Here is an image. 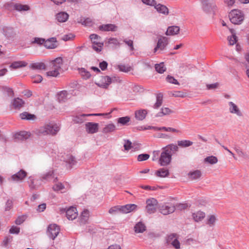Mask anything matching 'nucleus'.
<instances>
[{
    "label": "nucleus",
    "mask_w": 249,
    "mask_h": 249,
    "mask_svg": "<svg viewBox=\"0 0 249 249\" xmlns=\"http://www.w3.org/2000/svg\"><path fill=\"white\" fill-rule=\"evenodd\" d=\"M64 61L61 57H58L51 60L49 63L50 70L46 72L49 77H57L62 71Z\"/></svg>",
    "instance_id": "nucleus-1"
},
{
    "label": "nucleus",
    "mask_w": 249,
    "mask_h": 249,
    "mask_svg": "<svg viewBox=\"0 0 249 249\" xmlns=\"http://www.w3.org/2000/svg\"><path fill=\"white\" fill-rule=\"evenodd\" d=\"M59 130V126L56 124L50 123L40 127L36 130V132L38 135H55Z\"/></svg>",
    "instance_id": "nucleus-2"
},
{
    "label": "nucleus",
    "mask_w": 249,
    "mask_h": 249,
    "mask_svg": "<svg viewBox=\"0 0 249 249\" xmlns=\"http://www.w3.org/2000/svg\"><path fill=\"white\" fill-rule=\"evenodd\" d=\"M138 206L134 204H129L123 206H115L111 207L108 213L111 214H116L119 213H127L136 211Z\"/></svg>",
    "instance_id": "nucleus-3"
},
{
    "label": "nucleus",
    "mask_w": 249,
    "mask_h": 249,
    "mask_svg": "<svg viewBox=\"0 0 249 249\" xmlns=\"http://www.w3.org/2000/svg\"><path fill=\"white\" fill-rule=\"evenodd\" d=\"M229 17L231 22L234 24H239L243 21L244 15L241 11L234 9L230 12Z\"/></svg>",
    "instance_id": "nucleus-4"
},
{
    "label": "nucleus",
    "mask_w": 249,
    "mask_h": 249,
    "mask_svg": "<svg viewBox=\"0 0 249 249\" xmlns=\"http://www.w3.org/2000/svg\"><path fill=\"white\" fill-rule=\"evenodd\" d=\"M178 235L175 233L167 235L165 237L166 243L168 245H171L175 249H180V243L178 240Z\"/></svg>",
    "instance_id": "nucleus-5"
},
{
    "label": "nucleus",
    "mask_w": 249,
    "mask_h": 249,
    "mask_svg": "<svg viewBox=\"0 0 249 249\" xmlns=\"http://www.w3.org/2000/svg\"><path fill=\"white\" fill-rule=\"evenodd\" d=\"M163 150L160 154L159 162L161 166H166L171 162L172 154L168 153V150Z\"/></svg>",
    "instance_id": "nucleus-6"
},
{
    "label": "nucleus",
    "mask_w": 249,
    "mask_h": 249,
    "mask_svg": "<svg viewBox=\"0 0 249 249\" xmlns=\"http://www.w3.org/2000/svg\"><path fill=\"white\" fill-rule=\"evenodd\" d=\"M158 201L154 198L148 199L146 200V210L149 213H153L156 212L158 206Z\"/></svg>",
    "instance_id": "nucleus-7"
},
{
    "label": "nucleus",
    "mask_w": 249,
    "mask_h": 249,
    "mask_svg": "<svg viewBox=\"0 0 249 249\" xmlns=\"http://www.w3.org/2000/svg\"><path fill=\"white\" fill-rule=\"evenodd\" d=\"M27 173L23 169L20 170L17 173L13 175L9 180L16 182H22L26 177Z\"/></svg>",
    "instance_id": "nucleus-8"
},
{
    "label": "nucleus",
    "mask_w": 249,
    "mask_h": 249,
    "mask_svg": "<svg viewBox=\"0 0 249 249\" xmlns=\"http://www.w3.org/2000/svg\"><path fill=\"white\" fill-rule=\"evenodd\" d=\"M61 212V213L65 212L67 218L70 220L75 219L78 215L77 209L74 207H71L67 210L63 209Z\"/></svg>",
    "instance_id": "nucleus-9"
},
{
    "label": "nucleus",
    "mask_w": 249,
    "mask_h": 249,
    "mask_svg": "<svg viewBox=\"0 0 249 249\" xmlns=\"http://www.w3.org/2000/svg\"><path fill=\"white\" fill-rule=\"evenodd\" d=\"M60 232L59 227L55 224H50L48 227V234L53 240H54Z\"/></svg>",
    "instance_id": "nucleus-10"
},
{
    "label": "nucleus",
    "mask_w": 249,
    "mask_h": 249,
    "mask_svg": "<svg viewBox=\"0 0 249 249\" xmlns=\"http://www.w3.org/2000/svg\"><path fill=\"white\" fill-rule=\"evenodd\" d=\"M168 38L166 37H160L158 39L156 47L154 49V53H156L159 50H163L168 44Z\"/></svg>",
    "instance_id": "nucleus-11"
},
{
    "label": "nucleus",
    "mask_w": 249,
    "mask_h": 249,
    "mask_svg": "<svg viewBox=\"0 0 249 249\" xmlns=\"http://www.w3.org/2000/svg\"><path fill=\"white\" fill-rule=\"evenodd\" d=\"M203 9L207 12L213 11L215 8L214 0H201Z\"/></svg>",
    "instance_id": "nucleus-12"
},
{
    "label": "nucleus",
    "mask_w": 249,
    "mask_h": 249,
    "mask_svg": "<svg viewBox=\"0 0 249 249\" xmlns=\"http://www.w3.org/2000/svg\"><path fill=\"white\" fill-rule=\"evenodd\" d=\"M175 207L173 205L164 204L160 207V212L164 214L167 215L173 213L175 211Z\"/></svg>",
    "instance_id": "nucleus-13"
},
{
    "label": "nucleus",
    "mask_w": 249,
    "mask_h": 249,
    "mask_svg": "<svg viewBox=\"0 0 249 249\" xmlns=\"http://www.w3.org/2000/svg\"><path fill=\"white\" fill-rule=\"evenodd\" d=\"M111 82L110 77L106 76H102L99 81L96 82V84L100 88L107 89Z\"/></svg>",
    "instance_id": "nucleus-14"
},
{
    "label": "nucleus",
    "mask_w": 249,
    "mask_h": 249,
    "mask_svg": "<svg viewBox=\"0 0 249 249\" xmlns=\"http://www.w3.org/2000/svg\"><path fill=\"white\" fill-rule=\"evenodd\" d=\"M44 46L48 49H53L58 46V43L55 37H52L45 40Z\"/></svg>",
    "instance_id": "nucleus-15"
},
{
    "label": "nucleus",
    "mask_w": 249,
    "mask_h": 249,
    "mask_svg": "<svg viewBox=\"0 0 249 249\" xmlns=\"http://www.w3.org/2000/svg\"><path fill=\"white\" fill-rule=\"evenodd\" d=\"M71 97V94L68 91L62 90L57 94V99L59 103H64Z\"/></svg>",
    "instance_id": "nucleus-16"
},
{
    "label": "nucleus",
    "mask_w": 249,
    "mask_h": 249,
    "mask_svg": "<svg viewBox=\"0 0 249 249\" xmlns=\"http://www.w3.org/2000/svg\"><path fill=\"white\" fill-rule=\"evenodd\" d=\"M31 136V133L26 131H20L16 133L14 139L16 141H24L28 139Z\"/></svg>",
    "instance_id": "nucleus-17"
},
{
    "label": "nucleus",
    "mask_w": 249,
    "mask_h": 249,
    "mask_svg": "<svg viewBox=\"0 0 249 249\" xmlns=\"http://www.w3.org/2000/svg\"><path fill=\"white\" fill-rule=\"evenodd\" d=\"M87 131L89 133L93 134L97 132L98 124L93 123H88L86 124Z\"/></svg>",
    "instance_id": "nucleus-18"
},
{
    "label": "nucleus",
    "mask_w": 249,
    "mask_h": 249,
    "mask_svg": "<svg viewBox=\"0 0 249 249\" xmlns=\"http://www.w3.org/2000/svg\"><path fill=\"white\" fill-rule=\"evenodd\" d=\"M154 7L160 13L165 15H167L169 14V10L164 5L161 4L160 3L157 4L156 2V4L154 5Z\"/></svg>",
    "instance_id": "nucleus-19"
},
{
    "label": "nucleus",
    "mask_w": 249,
    "mask_h": 249,
    "mask_svg": "<svg viewBox=\"0 0 249 249\" xmlns=\"http://www.w3.org/2000/svg\"><path fill=\"white\" fill-rule=\"evenodd\" d=\"M99 29L103 31H115L117 30V27L114 24H107L100 26Z\"/></svg>",
    "instance_id": "nucleus-20"
},
{
    "label": "nucleus",
    "mask_w": 249,
    "mask_h": 249,
    "mask_svg": "<svg viewBox=\"0 0 249 249\" xmlns=\"http://www.w3.org/2000/svg\"><path fill=\"white\" fill-rule=\"evenodd\" d=\"M205 217V213L202 211H197L192 213L193 219L196 222L202 221Z\"/></svg>",
    "instance_id": "nucleus-21"
},
{
    "label": "nucleus",
    "mask_w": 249,
    "mask_h": 249,
    "mask_svg": "<svg viewBox=\"0 0 249 249\" xmlns=\"http://www.w3.org/2000/svg\"><path fill=\"white\" fill-rule=\"evenodd\" d=\"M180 28L177 26H170L168 28L165 34L167 36H174L178 34L179 32Z\"/></svg>",
    "instance_id": "nucleus-22"
},
{
    "label": "nucleus",
    "mask_w": 249,
    "mask_h": 249,
    "mask_svg": "<svg viewBox=\"0 0 249 249\" xmlns=\"http://www.w3.org/2000/svg\"><path fill=\"white\" fill-rule=\"evenodd\" d=\"M69 15L65 12H61L56 15V19L59 22H64L69 18Z\"/></svg>",
    "instance_id": "nucleus-23"
},
{
    "label": "nucleus",
    "mask_w": 249,
    "mask_h": 249,
    "mask_svg": "<svg viewBox=\"0 0 249 249\" xmlns=\"http://www.w3.org/2000/svg\"><path fill=\"white\" fill-rule=\"evenodd\" d=\"M28 63L24 61H18L13 62L10 66V68L13 69H17L25 67L27 66Z\"/></svg>",
    "instance_id": "nucleus-24"
},
{
    "label": "nucleus",
    "mask_w": 249,
    "mask_h": 249,
    "mask_svg": "<svg viewBox=\"0 0 249 249\" xmlns=\"http://www.w3.org/2000/svg\"><path fill=\"white\" fill-rule=\"evenodd\" d=\"M155 175L160 178L167 177L169 175V172L168 169L165 168H160L155 172Z\"/></svg>",
    "instance_id": "nucleus-25"
},
{
    "label": "nucleus",
    "mask_w": 249,
    "mask_h": 249,
    "mask_svg": "<svg viewBox=\"0 0 249 249\" xmlns=\"http://www.w3.org/2000/svg\"><path fill=\"white\" fill-rule=\"evenodd\" d=\"M147 113L146 110H137L135 113V117L137 120L142 121L145 118Z\"/></svg>",
    "instance_id": "nucleus-26"
},
{
    "label": "nucleus",
    "mask_w": 249,
    "mask_h": 249,
    "mask_svg": "<svg viewBox=\"0 0 249 249\" xmlns=\"http://www.w3.org/2000/svg\"><path fill=\"white\" fill-rule=\"evenodd\" d=\"M134 230L137 233H142L146 230V226L142 222H139L135 225Z\"/></svg>",
    "instance_id": "nucleus-27"
},
{
    "label": "nucleus",
    "mask_w": 249,
    "mask_h": 249,
    "mask_svg": "<svg viewBox=\"0 0 249 249\" xmlns=\"http://www.w3.org/2000/svg\"><path fill=\"white\" fill-rule=\"evenodd\" d=\"M201 175V172L200 170H196L194 172H189L188 176L191 180H195L199 178Z\"/></svg>",
    "instance_id": "nucleus-28"
},
{
    "label": "nucleus",
    "mask_w": 249,
    "mask_h": 249,
    "mask_svg": "<svg viewBox=\"0 0 249 249\" xmlns=\"http://www.w3.org/2000/svg\"><path fill=\"white\" fill-rule=\"evenodd\" d=\"M89 215V212L87 210H84L80 217V222L82 224H85L88 221Z\"/></svg>",
    "instance_id": "nucleus-29"
},
{
    "label": "nucleus",
    "mask_w": 249,
    "mask_h": 249,
    "mask_svg": "<svg viewBox=\"0 0 249 249\" xmlns=\"http://www.w3.org/2000/svg\"><path fill=\"white\" fill-rule=\"evenodd\" d=\"M130 121V118L129 116L120 117L117 120V124L121 125H128Z\"/></svg>",
    "instance_id": "nucleus-30"
},
{
    "label": "nucleus",
    "mask_w": 249,
    "mask_h": 249,
    "mask_svg": "<svg viewBox=\"0 0 249 249\" xmlns=\"http://www.w3.org/2000/svg\"><path fill=\"white\" fill-rule=\"evenodd\" d=\"M20 117L21 119H26L27 120H34L36 119V116L34 114H32L27 112H24L20 114Z\"/></svg>",
    "instance_id": "nucleus-31"
},
{
    "label": "nucleus",
    "mask_w": 249,
    "mask_h": 249,
    "mask_svg": "<svg viewBox=\"0 0 249 249\" xmlns=\"http://www.w3.org/2000/svg\"><path fill=\"white\" fill-rule=\"evenodd\" d=\"M230 31L231 34V36L228 37V40L229 44L230 45H233L237 42V37L235 35L234 31L233 29H230Z\"/></svg>",
    "instance_id": "nucleus-32"
},
{
    "label": "nucleus",
    "mask_w": 249,
    "mask_h": 249,
    "mask_svg": "<svg viewBox=\"0 0 249 249\" xmlns=\"http://www.w3.org/2000/svg\"><path fill=\"white\" fill-rule=\"evenodd\" d=\"M30 67L33 70H44L46 69V65L42 62L33 63L31 64Z\"/></svg>",
    "instance_id": "nucleus-33"
},
{
    "label": "nucleus",
    "mask_w": 249,
    "mask_h": 249,
    "mask_svg": "<svg viewBox=\"0 0 249 249\" xmlns=\"http://www.w3.org/2000/svg\"><path fill=\"white\" fill-rule=\"evenodd\" d=\"M64 160L71 165H73L76 163L75 157L70 154L66 155L64 158Z\"/></svg>",
    "instance_id": "nucleus-34"
},
{
    "label": "nucleus",
    "mask_w": 249,
    "mask_h": 249,
    "mask_svg": "<svg viewBox=\"0 0 249 249\" xmlns=\"http://www.w3.org/2000/svg\"><path fill=\"white\" fill-rule=\"evenodd\" d=\"M25 103L20 98H15L13 102V106L15 108H21L24 107Z\"/></svg>",
    "instance_id": "nucleus-35"
},
{
    "label": "nucleus",
    "mask_w": 249,
    "mask_h": 249,
    "mask_svg": "<svg viewBox=\"0 0 249 249\" xmlns=\"http://www.w3.org/2000/svg\"><path fill=\"white\" fill-rule=\"evenodd\" d=\"M155 68L156 71L159 73H163L166 70V68L163 62L155 64Z\"/></svg>",
    "instance_id": "nucleus-36"
},
{
    "label": "nucleus",
    "mask_w": 249,
    "mask_h": 249,
    "mask_svg": "<svg viewBox=\"0 0 249 249\" xmlns=\"http://www.w3.org/2000/svg\"><path fill=\"white\" fill-rule=\"evenodd\" d=\"M163 149H165L166 150L168 151V153H172V152L174 153L175 152H177L178 151V145H177L174 144H170L165 146L163 148Z\"/></svg>",
    "instance_id": "nucleus-37"
},
{
    "label": "nucleus",
    "mask_w": 249,
    "mask_h": 249,
    "mask_svg": "<svg viewBox=\"0 0 249 249\" xmlns=\"http://www.w3.org/2000/svg\"><path fill=\"white\" fill-rule=\"evenodd\" d=\"M193 142L189 140H181L178 141V145L181 147H187L191 146Z\"/></svg>",
    "instance_id": "nucleus-38"
},
{
    "label": "nucleus",
    "mask_w": 249,
    "mask_h": 249,
    "mask_svg": "<svg viewBox=\"0 0 249 249\" xmlns=\"http://www.w3.org/2000/svg\"><path fill=\"white\" fill-rule=\"evenodd\" d=\"M14 7L15 9L18 11H26L30 9V7L28 5L22 4H16Z\"/></svg>",
    "instance_id": "nucleus-39"
},
{
    "label": "nucleus",
    "mask_w": 249,
    "mask_h": 249,
    "mask_svg": "<svg viewBox=\"0 0 249 249\" xmlns=\"http://www.w3.org/2000/svg\"><path fill=\"white\" fill-rule=\"evenodd\" d=\"M116 126L112 124L107 125L103 129V132L108 133L114 131L115 130Z\"/></svg>",
    "instance_id": "nucleus-40"
},
{
    "label": "nucleus",
    "mask_w": 249,
    "mask_h": 249,
    "mask_svg": "<svg viewBox=\"0 0 249 249\" xmlns=\"http://www.w3.org/2000/svg\"><path fill=\"white\" fill-rule=\"evenodd\" d=\"M90 38L92 42V44H97L98 43H103L101 41V38L96 34H92L90 36Z\"/></svg>",
    "instance_id": "nucleus-41"
},
{
    "label": "nucleus",
    "mask_w": 249,
    "mask_h": 249,
    "mask_svg": "<svg viewBox=\"0 0 249 249\" xmlns=\"http://www.w3.org/2000/svg\"><path fill=\"white\" fill-rule=\"evenodd\" d=\"M204 161L211 164H214L217 162V158L213 156H209L205 158Z\"/></svg>",
    "instance_id": "nucleus-42"
},
{
    "label": "nucleus",
    "mask_w": 249,
    "mask_h": 249,
    "mask_svg": "<svg viewBox=\"0 0 249 249\" xmlns=\"http://www.w3.org/2000/svg\"><path fill=\"white\" fill-rule=\"evenodd\" d=\"M162 98L163 95L161 93H158L157 94L156 96V102L155 104V107L158 108L160 107L162 103Z\"/></svg>",
    "instance_id": "nucleus-43"
},
{
    "label": "nucleus",
    "mask_w": 249,
    "mask_h": 249,
    "mask_svg": "<svg viewBox=\"0 0 249 249\" xmlns=\"http://www.w3.org/2000/svg\"><path fill=\"white\" fill-rule=\"evenodd\" d=\"M173 110H161L159 112L157 113L155 116L156 117H162L164 115H168L171 113H173Z\"/></svg>",
    "instance_id": "nucleus-44"
},
{
    "label": "nucleus",
    "mask_w": 249,
    "mask_h": 249,
    "mask_svg": "<svg viewBox=\"0 0 249 249\" xmlns=\"http://www.w3.org/2000/svg\"><path fill=\"white\" fill-rule=\"evenodd\" d=\"M216 217L213 215H211L209 216L206 224L210 227H213L215 225V222L216 221Z\"/></svg>",
    "instance_id": "nucleus-45"
},
{
    "label": "nucleus",
    "mask_w": 249,
    "mask_h": 249,
    "mask_svg": "<svg viewBox=\"0 0 249 249\" xmlns=\"http://www.w3.org/2000/svg\"><path fill=\"white\" fill-rule=\"evenodd\" d=\"M1 89L4 93H6L9 96H13L14 92L11 88L8 87H2Z\"/></svg>",
    "instance_id": "nucleus-46"
},
{
    "label": "nucleus",
    "mask_w": 249,
    "mask_h": 249,
    "mask_svg": "<svg viewBox=\"0 0 249 249\" xmlns=\"http://www.w3.org/2000/svg\"><path fill=\"white\" fill-rule=\"evenodd\" d=\"M80 73L81 75V76L84 79H89L91 76L90 73L89 71H86L84 68H82L80 70Z\"/></svg>",
    "instance_id": "nucleus-47"
},
{
    "label": "nucleus",
    "mask_w": 249,
    "mask_h": 249,
    "mask_svg": "<svg viewBox=\"0 0 249 249\" xmlns=\"http://www.w3.org/2000/svg\"><path fill=\"white\" fill-rule=\"evenodd\" d=\"M86 116V115L84 114L80 116H76L73 118V121L75 123L81 124L84 122V118Z\"/></svg>",
    "instance_id": "nucleus-48"
},
{
    "label": "nucleus",
    "mask_w": 249,
    "mask_h": 249,
    "mask_svg": "<svg viewBox=\"0 0 249 249\" xmlns=\"http://www.w3.org/2000/svg\"><path fill=\"white\" fill-rule=\"evenodd\" d=\"M53 172L50 171L44 175L41 178V180L49 181L53 178Z\"/></svg>",
    "instance_id": "nucleus-49"
},
{
    "label": "nucleus",
    "mask_w": 249,
    "mask_h": 249,
    "mask_svg": "<svg viewBox=\"0 0 249 249\" xmlns=\"http://www.w3.org/2000/svg\"><path fill=\"white\" fill-rule=\"evenodd\" d=\"M103 43H98L97 44H92L93 49L97 52H100L103 49Z\"/></svg>",
    "instance_id": "nucleus-50"
},
{
    "label": "nucleus",
    "mask_w": 249,
    "mask_h": 249,
    "mask_svg": "<svg viewBox=\"0 0 249 249\" xmlns=\"http://www.w3.org/2000/svg\"><path fill=\"white\" fill-rule=\"evenodd\" d=\"M150 156L147 154H142L138 156L137 160L139 161L146 160L149 159Z\"/></svg>",
    "instance_id": "nucleus-51"
},
{
    "label": "nucleus",
    "mask_w": 249,
    "mask_h": 249,
    "mask_svg": "<svg viewBox=\"0 0 249 249\" xmlns=\"http://www.w3.org/2000/svg\"><path fill=\"white\" fill-rule=\"evenodd\" d=\"M33 81L35 83H39L42 81V77L40 75H35L32 76Z\"/></svg>",
    "instance_id": "nucleus-52"
},
{
    "label": "nucleus",
    "mask_w": 249,
    "mask_h": 249,
    "mask_svg": "<svg viewBox=\"0 0 249 249\" xmlns=\"http://www.w3.org/2000/svg\"><path fill=\"white\" fill-rule=\"evenodd\" d=\"M118 67L120 71L125 72H127L131 70L130 67L124 65H119Z\"/></svg>",
    "instance_id": "nucleus-53"
},
{
    "label": "nucleus",
    "mask_w": 249,
    "mask_h": 249,
    "mask_svg": "<svg viewBox=\"0 0 249 249\" xmlns=\"http://www.w3.org/2000/svg\"><path fill=\"white\" fill-rule=\"evenodd\" d=\"M166 80L167 82H168L169 83L174 84L176 85L178 84V83L177 80L175 78H174V77H173L172 76L168 75L166 78Z\"/></svg>",
    "instance_id": "nucleus-54"
},
{
    "label": "nucleus",
    "mask_w": 249,
    "mask_h": 249,
    "mask_svg": "<svg viewBox=\"0 0 249 249\" xmlns=\"http://www.w3.org/2000/svg\"><path fill=\"white\" fill-rule=\"evenodd\" d=\"M108 43L114 46H119L120 43L118 40L116 38H110L108 40Z\"/></svg>",
    "instance_id": "nucleus-55"
},
{
    "label": "nucleus",
    "mask_w": 249,
    "mask_h": 249,
    "mask_svg": "<svg viewBox=\"0 0 249 249\" xmlns=\"http://www.w3.org/2000/svg\"><path fill=\"white\" fill-rule=\"evenodd\" d=\"M26 218V216L25 215L19 216L15 220V223L17 225H20L25 220Z\"/></svg>",
    "instance_id": "nucleus-56"
},
{
    "label": "nucleus",
    "mask_w": 249,
    "mask_h": 249,
    "mask_svg": "<svg viewBox=\"0 0 249 249\" xmlns=\"http://www.w3.org/2000/svg\"><path fill=\"white\" fill-rule=\"evenodd\" d=\"M80 22L82 23V24L85 25V26H91L92 23V20L89 18H87L83 21L81 19Z\"/></svg>",
    "instance_id": "nucleus-57"
},
{
    "label": "nucleus",
    "mask_w": 249,
    "mask_h": 249,
    "mask_svg": "<svg viewBox=\"0 0 249 249\" xmlns=\"http://www.w3.org/2000/svg\"><path fill=\"white\" fill-rule=\"evenodd\" d=\"M145 4L154 6L156 4V1L155 0H141Z\"/></svg>",
    "instance_id": "nucleus-58"
},
{
    "label": "nucleus",
    "mask_w": 249,
    "mask_h": 249,
    "mask_svg": "<svg viewBox=\"0 0 249 249\" xmlns=\"http://www.w3.org/2000/svg\"><path fill=\"white\" fill-rule=\"evenodd\" d=\"M20 228L16 226H12L9 230V232L12 234H18L19 232Z\"/></svg>",
    "instance_id": "nucleus-59"
},
{
    "label": "nucleus",
    "mask_w": 249,
    "mask_h": 249,
    "mask_svg": "<svg viewBox=\"0 0 249 249\" xmlns=\"http://www.w3.org/2000/svg\"><path fill=\"white\" fill-rule=\"evenodd\" d=\"M131 144L132 143L129 140H125L124 145V149L126 151L130 150L132 147Z\"/></svg>",
    "instance_id": "nucleus-60"
},
{
    "label": "nucleus",
    "mask_w": 249,
    "mask_h": 249,
    "mask_svg": "<svg viewBox=\"0 0 249 249\" xmlns=\"http://www.w3.org/2000/svg\"><path fill=\"white\" fill-rule=\"evenodd\" d=\"M53 188L54 191H58L64 189V186L61 183H58L54 185Z\"/></svg>",
    "instance_id": "nucleus-61"
},
{
    "label": "nucleus",
    "mask_w": 249,
    "mask_h": 249,
    "mask_svg": "<svg viewBox=\"0 0 249 249\" xmlns=\"http://www.w3.org/2000/svg\"><path fill=\"white\" fill-rule=\"evenodd\" d=\"M124 41L130 47V50L131 51H133L134 50L133 46V41L132 40L124 39Z\"/></svg>",
    "instance_id": "nucleus-62"
},
{
    "label": "nucleus",
    "mask_w": 249,
    "mask_h": 249,
    "mask_svg": "<svg viewBox=\"0 0 249 249\" xmlns=\"http://www.w3.org/2000/svg\"><path fill=\"white\" fill-rule=\"evenodd\" d=\"M29 185L31 189L34 190L36 188V185L34 184V179L32 177H29Z\"/></svg>",
    "instance_id": "nucleus-63"
},
{
    "label": "nucleus",
    "mask_w": 249,
    "mask_h": 249,
    "mask_svg": "<svg viewBox=\"0 0 249 249\" xmlns=\"http://www.w3.org/2000/svg\"><path fill=\"white\" fill-rule=\"evenodd\" d=\"M13 206V202L11 200L8 199L5 205V211H9L10 210Z\"/></svg>",
    "instance_id": "nucleus-64"
}]
</instances>
